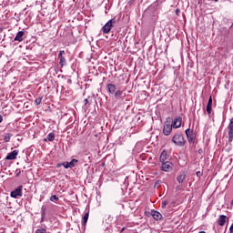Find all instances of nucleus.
<instances>
[{"label": "nucleus", "instance_id": "nucleus-1", "mask_svg": "<svg viewBox=\"0 0 233 233\" xmlns=\"http://www.w3.org/2000/svg\"><path fill=\"white\" fill-rule=\"evenodd\" d=\"M117 23V19L116 17L110 19L106 25L102 27L103 34H110V30L114 28V25Z\"/></svg>", "mask_w": 233, "mask_h": 233}, {"label": "nucleus", "instance_id": "nucleus-2", "mask_svg": "<svg viewBox=\"0 0 233 233\" xmlns=\"http://www.w3.org/2000/svg\"><path fill=\"white\" fill-rule=\"evenodd\" d=\"M172 143H175L177 147H185L187 140H185V137L181 134H176L172 138Z\"/></svg>", "mask_w": 233, "mask_h": 233}, {"label": "nucleus", "instance_id": "nucleus-3", "mask_svg": "<svg viewBox=\"0 0 233 233\" xmlns=\"http://www.w3.org/2000/svg\"><path fill=\"white\" fill-rule=\"evenodd\" d=\"M11 198L17 199V198H23V185L18 186L15 189L11 191Z\"/></svg>", "mask_w": 233, "mask_h": 233}, {"label": "nucleus", "instance_id": "nucleus-4", "mask_svg": "<svg viewBox=\"0 0 233 233\" xmlns=\"http://www.w3.org/2000/svg\"><path fill=\"white\" fill-rule=\"evenodd\" d=\"M185 134L187 137L188 143H196L195 137L196 134H194V130H190V128L186 129Z\"/></svg>", "mask_w": 233, "mask_h": 233}, {"label": "nucleus", "instance_id": "nucleus-5", "mask_svg": "<svg viewBox=\"0 0 233 233\" xmlns=\"http://www.w3.org/2000/svg\"><path fill=\"white\" fill-rule=\"evenodd\" d=\"M174 168V164L170 161L162 162L161 170L163 172H170Z\"/></svg>", "mask_w": 233, "mask_h": 233}, {"label": "nucleus", "instance_id": "nucleus-6", "mask_svg": "<svg viewBox=\"0 0 233 233\" xmlns=\"http://www.w3.org/2000/svg\"><path fill=\"white\" fill-rule=\"evenodd\" d=\"M18 155H19V150L15 149L13 152L7 154V156L5 157V159H7V161L17 159Z\"/></svg>", "mask_w": 233, "mask_h": 233}, {"label": "nucleus", "instance_id": "nucleus-7", "mask_svg": "<svg viewBox=\"0 0 233 233\" xmlns=\"http://www.w3.org/2000/svg\"><path fill=\"white\" fill-rule=\"evenodd\" d=\"M172 125L170 123L165 124L163 128L164 136H170L172 134Z\"/></svg>", "mask_w": 233, "mask_h": 233}, {"label": "nucleus", "instance_id": "nucleus-8", "mask_svg": "<svg viewBox=\"0 0 233 233\" xmlns=\"http://www.w3.org/2000/svg\"><path fill=\"white\" fill-rule=\"evenodd\" d=\"M150 214L156 221H159L160 219L163 218V215H161V213H159V211H156V210L152 209Z\"/></svg>", "mask_w": 233, "mask_h": 233}, {"label": "nucleus", "instance_id": "nucleus-9", "mask_svg": "<svg viewBox=\"0 0 233 233\" xmlns=\"http://www.w3.org/2000/svg\"><path fill=\"white\" fill-rule=\"evenodd\" d=\"M228 219V218H227V216L220 215L218 217V224L219 225V227H225V223H227Z\"/></svg>", "mask_w": 233, "mask_h": 233}, {"label": "nucleus", "instance_id": "nucleus-10", "mask_svg": "<svg viewBox=\"0 0 233 233\" xmlns=\"http://www.w3.org/2000/svg\"><path fill=\"white\" fill-rule=\"evenodd\" d=\"M167 159H168V153L167 152V150H163L160 154L159 161L160 163H165L167 162Z\"/></svg>", "mask_w": 233, "mask_h": 233}, {"label": "nucleus", "instance_id": "nucleus-11", "mask_svg": "<svg viewBox=\"0 0 233 233\" xmlns=\"http://www.w3.org/2000/svg\"><path fill=\"white\" fill-rule=\"evenodd\" d=\"M187 179V174L185 171L180 172L177 177V183H183Z\"/></svg>", "mask_w": 233, "mask_h": 233}, {"label": "nucleus", "instance_id": "nucleus-12", "mask_svg": "<svg viewBox=\"0 0 233 233\" xmlns=\"http://www.w3.org/2000/svg\"><path fill=\"white\" fill-rule=\"evenodd\" d=\"M182 121H183V118H181V116H178L177 118H176L173 124H171L173 128H179V127H181Z\"/></svg>", "mask_w": 233, "mask_h": 233}, {"label": "nucleus", "instance_id": "nucleus-13", "mask_svg": "<svg viewBox=\"0 0 233 233\" xmlns=\"http://www.w3.org/2000/svg\"><path fill=\"white\" fill-rule=\"evenodd\" d=\"M23 37H25V31H19L14 38V41H18V43H21L23 41Z\"/></svg>", "mask_w": 233, "mask_h": 233}, {"label": "nucleus", "instance_id": "nucleus-14", "mask_svg": "<svg viewBox=\"0 0 233 233\" xmlns=\"http://www.w3.org/2000/svg\"><path fill=\"white\" fill-rule=\"evenodd\" d=\"M46 218V206H42L41 208V221L43 223Z\"/></svg>", "mask_w": 233, "mask_h": 233}, {"label": "nucleus", "instance_id": "nucleus-15", "mask_svg": "<svg viewBox=\"0 0 233 233\" xmlns=\"http://www.w3.org/2000/svg\"><path fill=\"white\" fill-rule=\"evenodd\" d=\"M107 90L109 94H116V90H117V88L114 84H107Z\"/></svg>", "mask_w": 233, "mask_h": 233}, {"label": "nucleus", "instance_id": "nucleus-16", "mask_svg": "<svg viewBox=\"0 0 233 233\" xmlns=\"http://www.w3.org/2000/svg\"><path fill=\"white\" fill-rule=\"evenodd\" d=\"M12 134L10 133H5L3 137H4V143H10V139H12Z\"/></svg>", "mask_w": 233, "mask_h": 233}, {"label": "nucleus", "instance_id": "nucleus-17", "mask_svg": "<svg viewBox=\"0 0 233 233\" xmlns=\"http://www.w3.org/2000/svg\"><path fill=\"white\" fill-rule=\"evenodd\" d=\"M89 216H90V212H89V211H87L86 213H85V215H84V220H83V222H82V225H83L84 227H86V223H88V218H89Z\"/></svg>", "mask_w": 233, "mask_h": 233}, {"label": "nucleus", "instance_id": "nucleus-18", "mask_svg": "<svg viewBox=\"0 0 233 233\" xmlns=\"http://www.w3.org/2000/svg\"><path fill=\"white\" fill-rule=\"evenodd\" d=\"M56 139V134L55 133H49L47 135V138H45L44 141H54Z\"/></svg>", "mask_w": 233, "mask_h": 233}, {"label": "nucleus", "instance_id": "nucleus-19", "mask_svg": "<svg viewBox=\"0 0 233 233\" xmlns=\"http://www.w3.org/2000/svg\"><path fill=\"white\" fill-rule=\"evenodd\" d=\"M78 160L76 158L71 159L70 162H68L69 165V168H74V167H76V165H77Z\"/></svg>", "mask_w": 233, "mask_h": 233}, {"label": "nucleus", "instance_id": "nucleus-20", "mask_svg": "<svg viewBox=\"0 0 233 233\" xmlns=\"http://www.w3.org/2000/svg\"><path fill=\"white\" fill-rule=\"evenodd\" d=\"M58 59L60 60L59 65L61 66H66V58L65 56H60Z\"/></svg>", "mask_w": 233, "mask_h": 233}, {"label": "nucleus", "instance_id": "nucleus-21", "mask_svg": "<svg viewBox=\"0 0 233 233\" xmlns=\"http://www.w3.org/2000/svg\"><path fill=\"white\" fill-rule=\"evenodd\" d=\"M228 143H232V140H233V129H228Z\"/></svg>", "mask_w": 233, "mask_h": 233}, {"label": "nucleus", "instance_id": "nucleus-22", "mask_svg": "<svg viewBox=\"0 0 233 233\" xmlns=\"http://www.w3.org/2000/svg\"><path fill=\"white\" fill-rule=\"evenodd\" d=\"M114 94H115L116 99H121V96H123V91L116 90Z\"/></svg>", "mask_w": 233, "mask_h": 233}, {"label": "nucleus", "instance_id": "nucleus-23", "mask_svg": "<svg viewBox=\"0 0 233 233\" xmlns=\"http://www.w3.org/2000/svg\"><path fill=\"white\" fill-rule=\"evenodd\" d=\"M41 101H43V96H39L35 100V105L38 106V105H41Z\"/></svg>", "mask_w": 233, "mask_h": 233}, {"label": "nucleus", "instance_id": "nucleus-24", "mask_svg": "<svg viewBox=\"0 0 233 233\" xmlns=\"http://www.w3.org/2000/svg\"><path fill=\"white\" fill-rule=\"evenodd\" d=\"M228 130H233V117L229 120V124L228 126Z\"/></svg>", "mask_w": 233, "mask_h": 233}, {"label": "nucleus", "instance_id": "nucleus-25", "mask_svg": "<svg viewBox=\"0 0 233 233\" xmlns=\"http://www.w3.org/2000/svg\"><path fill=\"white\" fill-rule=\"evenodd\" d=\"M59 199V197H57L56 195H53L50 197V201L55 202L57 201Z\"/></svg>", "mask_w": 233, "mask_h": 233}, {"label": "nucleus", "instance_id": "nucleus-26", "mask_svg": "<svg viewBox=\"0 0 233 233\" xmlns=\"http://www.w3.org/2000/svg\"><path fill=\"white\" fill-rule=\"evenodd\" d=\"M35 233H46V229L43 228H39L35 230Z\"/></svg>", "mask_w": 233, "mask_h": 233}, {"label": "nucleus", "instance_id": "nucleus-27", "mask_svg": "<svg viewBox=\"0 0 233 233\" xmlns=\"http://www.w3.org/2000/svg\"><path fill=\"white\" fill-rule=\"evenodd\" d=\"M207 112L208 115L212 114V106H207Z\"/></svg>", "mask_w": 233, "mask_h": 233}, {"label": "nucleus", "instance_id": "nucleus-28", "mask_svg": "<svg viewBox=\"0 0 233 233\" xmlns=\"http://www.w3.org/2000/svg\"><path fill=\"white\" fill-rule=\"evenodd\" d=\"M62 167H64L66 168H69L68 161L63 162Z\"/></svg>", "mask_w": 233, "mask_h": 233}, {"label": "nucleus", "instance_id": "nucleus-29", "mask_svg": "<svg viewBox=\"0 0 233 233\" xmlns=\"http://www.w3.org/2000/svg\"><path fill=\"white\" fill-rule=\"evenodd\" d=\"M208 106H212V96H209L208 98Z\"/></svg>", "mask_w": 233, "mask_h": 233}, {"label": "nucleus", "instance_id": "nucleus-30", "mask_svg": "<svg viewBox=\"0 0 233 233\" xmlns=\"http://www.w3.org/2000/svg\"><path fill=\"white\" fill-rule=\"evenodd\" d=\"M65 54V50H61L58 54V57H64L63 55Z\"/></svg>", "mask_w": 233, "mask_h": 233}, {"label": "nucleus", "instance_id": "nucleus-31", "mask_svg": "<svg viewBox=\"0 0 233 233\" xmlns=\"http://www.w3.org/2000/svg\"><path fill=\"white\" fill-rule=\"evenodd\" d=\"M127 5H129V6H132V5H134V0H127Z\"/></svg>", "mask_w": 233, "mask_h": 233}, {"label": "nucleus", "instance_id": "nucleus-32", "mask_svg": "<svg viewBox=\"0 0 233 233\" xmlns=\"http://www.w3.org/2000/svg\"><path fill=\"white\" fill-rule=\"evenodd\" d=\"M196 174L198 177H201V176H203V173L201 171H198Z\"/></svg>", "mask_w": 233, "mask_h": 233}, {"label": "nucleus", "instance_id": "nucleus-33", "mask_svg": "<svg viewBox=\"0 0 233 233\" xmlns=\"http://www.w3.org/2000/svg\"><path fill=\"white\" fill-rule=\"evenodd\" d=\"M61 167H63V163L56 164V168H61Z\"/></svg>", "mask_w": 233, "mask_h": 233}, {"label": "nucleus", "instance_id": "nucleus-34", "mask_svg": "<svg viewBox=\"0 0 233 233\" xmlns=\"http://www.w3.org/2000/svg\"><path fill=\"white\" fill-rule=\"evenodd\" d=\"M167 201L162 202V208H165V207H167Z\"/></svg>", "mask_w": 233, "mask_h": 233}, {"label": "nucleus", "instance_id": "nucleus-35", "mask_svg": "<svg viewBox=\"0 0 233 233\" xmlns=\"http://www.w3.org/2000/svg\"><path fill=\"white\" fill-rule=\"evenodd\" d=\"M176 14H177V15H179V14H181V10L177 9V10H176Z\"/></svg>", "mask_w": 233, "mask_h": 233}, {"label": "nucleus", "instance_id": "nucleus-36", "mask_svg": "<svg viewBox=\"0 0 233 233\" xmlns=\"http://www.w3.org/2000/svg\"><path fill=\"white\" fill-rule=\"evenodd\" d=\"M229 230H230V233H233V223H232V225L230 226Z\"/></svg>", "mask_w": 233, "mask_h": 233}, {"label": "nucleus", "instance_id": "nucleus-37", "mask_svg": "<svg viewBox=\"0 0 233 233\" xmlns=\"http://www.w3.org/2000/svg\"><path fill=\"white\" fill-rule=\"evenodd\" d=\"M84 103H85V105H88V98H86V99L84 100Z\"/></svg>", "mask_w": 233, "mask_h": 233}, {"label": "nucleus", "instance_id": "nucleus-38", "mask_svg": "<svg viewBox=\"0 0 233 233\" xmlns=\"http://www.w3.org/2000/svg\"><path fill=\"white\" fill-rule=\"evenodd\" d=\"M67 84L72 85V79H67Z\"/></svg>", "mask_w": 233, "mask_h": 233}, {"label": "nucleus", "instance_id": "nucleus-39", "mask_svg": "<svg viewBox=\"0 0 233 233\" xmlns=\"http://www.w3.org/2000/svg\"><path fill=\"white\" fill-rule=\"evenodd\" d=\"M198 154H200V155L203 154V149H201V148L198 149Z\"/></svg>", "mask_w": 233, "mask_h": 233}, {"label": "nucleus", "instance_id": "nucleus-40", "mask_svg": "<svg viewBox=\"0 0 233 233\" xmlns=\"http://www.w3.org/2000/svg\"><path fill=\"white\" fill-rule=\"evenodd\" d=\"M0 123H3V116L0 115Z\"/></svg>", "mask_w": 233, "mask_h": 233}, {"label": "nucleus", "instance_id": "nucleus-41", "mask_svg": "<svg viewBox=\"0 0 233 233\" xmlns=\"http://www.w3.org/2000/svg\"><path fill=\"white\" fill-rule=\"evenodd\" d=\"M19 174H21V171H19V172L16 174V176H19Z\"/></svg>", "mask_w": 233, "mask_h": 233}, {"label": "nucleus", "instance_id": "nucleus-42", "mask_svg": "<svg viewBox=\"0 0 233 233\" xmlns=\"http://www.w3.org/2000/svg\"><path fill=\"white\" fill-rule=\"evenodd\" d=\"M157 183H159V181H157V182H156V185H157Z\"/></svg>", "mask_w": 233, "mask_h": 233}, {"label": "nucleus", "instance_id": "nucleus-43", "mask_svg": "<svg viewBox=\"0 0 233 233\" xmlns=\"http://www.w3.org/2000/svg\"><path fill=\"white\" fill-rule=\"evenodd\" d=\"M1 32H3V28H0Z\"/></svg>", "mask_w": 233, "mask_h": 233}, {"label": "nucleus", "instance_id": "nucleus-44", "mask_svg": "<svg viewBox=\"0 0 233 233\" xmlns=\"http://www.w3.org/2000/svg\"><path fill=\"white\" fill-rule=\"evenodd\" d=\"M125 230V228H122V231Z\"/></svg>", "mask_w": 233, "mask_h": 233}]
</instances>
